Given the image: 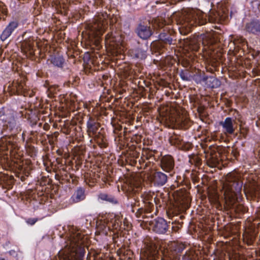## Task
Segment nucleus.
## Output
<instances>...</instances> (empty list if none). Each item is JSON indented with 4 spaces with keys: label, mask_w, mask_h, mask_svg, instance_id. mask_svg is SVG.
Here are the masks:
<instances>
[{
    "label": "nucleus",
    "mask_w": 260,
    "mask_h": 260,
    "mask_svg": "<svg viewBox=\"0 0 260 260\" xmlns=\"http://www.w3.org/2000/svg\"><path fill=\"white\" fill-rule=\"evenodd\" d=\"M63 254L59 256L60 260H83L85 253L84 235L78 229L72 227L67 235Z\"/></svg>",
    "instance_id": "1"
},
{
    "label": "nucleus",
    "mask_w": 260,
    "mask_h": 260,
    "mask_svg": "<svg viewBox=\"0 0 260 260\" xmlns=\"http://www.w3.org/2000/svg\"><path fill=\"white\" fill-rule=\"evenodd\" d=\"M226 180V183L223 185L222 190L225 203L229 207L237 210L236 204L241 205L243 199L241 193L243 182L232 173L227 174Z\"/></svg>",
    "instance_id": "2"
},
{
    "label": "nucleus",
    "mask_w": 260,
    "mask_h": 260,
    "mask_svg": "<svg viewBox=\"0 0 260 260\" xmlns=\"http://www.w3.org/2000/svg\"><path fill=\"white\" fill-rule=\"evenodd\" d=\"M86 122V133L89 138L93 139L98 146L102 149L108 146L106 134L97 118L88 115Z\"/></svg>",
    "instance_id": "3"
},
{
    "label": "nucleus",
    "mask_w": 260,
    "mask_h": 260,
    "mask_svg": "<svg viewBox=\"0 0 260 260\" xmlns=\"http://www.w3.org/2000/svg\"><path fill=\"white\" fill-rule=\"evenodd\" d=\"M207 20L206 14L199 9H191L182 16L180 24L181 27L185 29L186 32L184 34H186L191 30L192 26L204 25Z\"/></svg>",
    "instance_id": "4"
},
{
    "label": "nucleus",
    "mask_w": 260,
    "mask_h": 260,
    "mask_svg": "<svg viewBox=\"0 0 260 260\" xmlns=\"http://www.w3.org/2000/svg\"><path fill=\"white\" fill-rule=\"evenodd\" d=\"M122 216L114 213H108L96 221V230L101 234L108 235V232L118 230L122 225Z\"/></svg>",
    "instance_id": "5"
},
{
    "label": "nucleus",
    "mask_w": 260,
    "mask_h": 260,
    "mask_svg": "<svg viewBox=\"0 0 260 260\" xmlns=\"http://www.w3.org/2000/svg\"><path fill=\"white\" fill-rule=\"evenodd\" d=\"M0 120L4 128L9 132L17 133L21 130L19 126H17L15 111L11 109L5 107L0 109Z\"/></svg>",
    "instance_id": "6"
},
{
    "label": "nucleus",
    "mask_w": 260,
    "mask_h": 260,
    "mask_svg": "<svg viewBox=\"0 0 260 260\" xmlns=\"http://www.w3.org/2000/svg\"><path fill=\"white\" fill-rule=\"evenodd\" d=\"M155 193L154 192L145 191L141 194L143 206L139 208L136 212V216L138 218L142 217L144 218L145 214L151 213L154 209L153 201L155 202V198H153Z\"/></svg>",
    "instance_id": "7"
},
{
    "label": "nucleus",
    "mask_w": 260,
    "mask_h": 260,
    "mask_svg": "<svg viewBox=\"0 0 260 260\" xmlns=\"http://www.w3.org/2000/svg\"><path fill=\"white\" fill-rule=\"evenodd\" d=\"M168 176L165 173L155 170L148 177V180L151 186L160 187L165 185L168 182Z\"/></svg>",
    "instance_id": "8"
},
{
    "label": "nucleus",
    "mask_w": 260,
    "mask_h": 260,
    "mask_svg": "<svg viewBox=\"0 0 260 260\" xmlns=\"http://www.w3.org/2000/svg\"><path fill=\"white\" fill-rule=\"evenodd\" d=\"M170 221L168 222L164 218L157 217L149 222L152 231L158 234H165L170 229Z\"/></svg>",
    "instance_id": "9"
},
{
    "label": "nucleus",
    "mask_w": 260,
    "mask_h": 260,
    "mask_svg": "<svg viewBox=\"0 0 260 260\" xmlns=\"http://www.w3.org/2000/svg\"><path fill=\"white\" fill-rule=\"evenodd\" d=\"M18 148L17 139L15 136H5L0 139V151L6 152L12 151Z\"/></svg>",
    "instance_id": "10"
},
{
    "label": "nucleus",
    "mask_w": 260,
    "mask_h": 260,
    "mask_svg": "<svg viewBox=\"0 0 260 260\" xmlns=\"http://www.w3.org/2000/svg\"><path fill=\"white\" fill-rule=\"evenodd\" d=\"M160 168L166 173H170L172 176L174 173L175 160L173 157L169 154L162 156L159 164Z\"/></svg>",
    "instance_id": "11"
},
{
    "label": "nucleus",
    "mask_w": 260,
    "mask_h": 260,
    "mask_svg": "<svg viewBox=\"0 0 260 260\" xmlns=\"http://www.w3.org/2000/svg\"><path fill=\"white\" fill-rule=\"evenodd\" d=\"M46 182L47 180L45 181H42L39 182L40 187H42V188L40 189L39 188V187L37 186V189L39 191L41 190V192L40 193H36L37 191L35 190V191H32V193H30L28 195V199L29 200V202L30 205L33 206L34 208H39V206L43 204L42 200L41 197L44 194L43 190L44 189V185H46Z\"/></svg>",
    "instance_id": "12"
},
{
    "label": "nucleus",
    "mask_w": 260,
    "mask_h": 260,
    "mask_svg": "<svg viewBox=\"0 0 260 260\" xmlns=\"http://www.w3.org/2000/svg\"><path fill=\"white\" fill-rule=\"evenodd\" d=\"M140 188V185L139 184H135L134 183L131 182L128 185L127 188V197L128 198H132L134 202H131V207L132 208V211L134 212V208L140 207V201L138 197L136 196V193L139 191Z\"/></svg>",
    "instance_id": "13"
},
{
    "label": "nucleus",
    "mask_w": 260,
    "mask_h": 260,
    "mask_svg": "<svg viewBox=\"0 0 260 260\" xmlns=\"http://www.w3.org/2000/svg\"><path fill=\"white\" fill-rule=\"evenodd\" d=\"M175 34V29L171 25H168L159 35V40L165 44H173V42L175 41V40H174Z\"/></svg>",
    "instance_id": "14"
},
{
    "label": "nucleus",
    "mask_w": 260,
    "mask_h": 260,
    "mask_svg": "<svg viewBox=\"0 0 260 260\" xmlns=\"http://www.w3.org/2000/svg\"><path fill=\"white\" fill-rule=\"evenodd\" d=\"M244 30L253 35H260V19L253 18L246 22L244 25Z\"/></svg>",
    "instance_id": "15"
},
{
    "label": "nucleus",
    "mask_w": 260,
    "mask_h": 260,
    "mask_svg": "<svg viewBox=\"0 0 260 260\" xmlns=\"http://www.w3.org/2000/svg\"><path fill=\"white\" fill-rule=\"evenodd\" d=\"M137 36L143 40L148 39L153 34L150 26L140 23L135 30Z\"/></svg>",
    "instance_id": "16"
},
{
    "label": "nucleus",
    "mask_w": 260,
    "mask_h": 260,
    "mask_svg": "<svg viewBox=\"0 0 260 260\" xmlns=\"http://www.w3.org/2000/svg\"><path fill=\"white\" fill-rule=\"evenodd\" d=\"M220 125L223 128V132L225 134L232 135L237 128V122L234 121L232 117H226L224 121L220 122Z\"/></svg>",
    "instance_id": "17"
},
{
    "label": "nucleus",
    "mask_w": 260,
    "mask_h": 260,
    "mask_svg": "<svg viewBox=\"0 0 260 260\" xmlns=\"http://www.w3.org/2000/svg\"><path fill=\"white\" fill-rule=\"evenodd\" d=\"M147 47L138 43V46L129 50L130 55L134 58L145 59L147 57Z\"/></svg>",
    "instance_id": "18"
},
{
    "label": "nucleus",
    "mask_w": 260,
    "mask_h": 260,
    "mask_svg": "<svg viewBox=\"0 0 260 260\" xmlns=\"http://www.w3.org/2000/svg\"><path fill=\"white\" fill-rule=\"evenodd\" d=\"M18 26L19 22L18 20L10 21L1 34V40L3 42L6 40Z\"/></svg>",
    "instance_id": "19"
},
{
    "label": "nucleus",
    "mask_w": 260,
    "mask_h": 260,
    "mask_svg": "<svg viewBox=\"0 0 260 260\" xmlns=\"http://www.w3.org/2000/svg\"><path fill=\"white\" fill-rule=\"evenodd\" d=\"M200 42L194 38L187 39L184 42V49L188 52H197L200 48Z\"/></svg>",
    "instance_id": "20"
},
{
    "label": "nucleus",
    "mask_w": 260,
    "mask_h": 260,
    "mask_svg": "<svg viewBox=\"0 0 260 260\" xmlns=\"http://www.w3.org/2000/svg\"><path fill=\"white\" fill-rule=\"evenodd\" d=\"M86 198L85 190L82 187H78L70 198L71 203H77L84 200Z\"/></svg>",
    "instance_id": "21"
},
{
    "label": "nucleus",
    "mask_w": 260,
    "mask_h": 260,
    "mask_svg": "<svg viewBox=\"0 0 260 260\" xmlns=\"http://www.w3.org/2000/svg\"><path fill=\"white\" fill-rule=\"evenodd\" d=\"M99 201H105L112 205H115L119 204L118 199L113 195L106 193L101 192L98 195Z\"/></svg>",
    "instance_id": "22"
},
{
    "label": "nucleus",
    "mask_w": 260,
    "mask_h": 260,
    "mask_svg": "<svg viewBox=\"0 0 260 260\" xmlns=\"http://www.w3.org/2000/svg\"><path fill=\"white\" fill-rule=\"evenodd\" d=\"M221 85V81L214 76H206L205 86L207 88H217Z\"/></svg>",
    "instance_id": "23"
},
{
    "label": "nucleus",
    "mask_w": 260,
    "mask_h": 260,
    "mask_svg": "<svg viewBox=\"0 0 260 260\" xmlns=\"http://www.w3.org/2000/svg\"><path fill=\"white\" fill-rule=\"evenodd\" d=\"M187 245L182 242L174 241L170 244V248L171 251L176 254L181 253L186 247Z\"/></svg>",
    "instance_id": "24"
},
{
    "label": "nucleus",
    "mask_w": 260,
    "mask_h": 260,
    "mask_svg": "<svg viewBox=\"0 0 260 260\" xmlns=\"http://www.w3.org/2000/svg\"><path fill=\"white\" fill-rule=\"evenodd\" d=\"M50 62L54 67L62 69L65 64V59L61 55H51L50 58Z\"/></svg>",
    "instance_id": "25"
},
{
    "label": "nucleus",
    "mask_w": 260,
    "mask_h": 260,
    "mask_svg": "<svg viewBox=\"0 0 260 260\" xmlns=\"http://www.w3.org/2000/svg\"><path fill=\"white\" fill-rule=\"evenodd\" d=\"M183 139L179 135L174 134L169 138V142L172 146H176L179 149H182L183 145L182 144Z\"/></svg>",
    "instance_id": "26"
},
{
    "label": "nucleus",
    "mask_w": 260,
    "mask_h": 260,
    "mask_svg": "<svg viewBox=\"0 0 260 260\" xmlns=\"http://www.w3.org/2000/svg\"><path fill=\"white\" fill-rule=\"evenodd\" d=\"M13 93L17 95H22L25 93L24 83L18 81L13 83Z\"/></svg>",
    "instance_id": "27"
},
{
    "label": "nucleus",
    "mask_w": 260,
    "mask_h": 260,
    "mask_svg": "<svg viewBox=\"0 0 260 260\" xmlns=\"http://www.w3.org/2000/svg\"><path fill=\"white\" fill-rule=\"evenodd\" d=\"M34 41L33 38H29L28 40L25 39L22 43L24 49L30 54L34 53Z\"/></svg>",
    "instance_id": "28"
},
{
    "label": "nucleus",
    "mask_w": 260,
    "mask_h": 260,
    "mask_svg": "<svg viewBox=\"0 0 260 260\" xmlns=\"http://www.w3.org/2000/svg\"><path fill=\"white\" fill-rule=\"evenodd\" d=\"M179 75L183 81H190L192 79V75L188 70H181Z\"/></svg>",
    "instance_id": "29"
},
{
    "label": "nucleus",
    "mask_w": 260,
    "mask_h": 260,
    "mask_svg": "<svg viewBox=\"0 0 260 260\" xmlns=\"http://www.w3.org/2000/svg\"><path fill=\"white\" fill-rule=\"evenodd\" d=\"M206 75L204 73H200L192 75V80H194L197 84L205 83Z\"/></svg>",
    "instance_id": "30"
},
{
    "label": "nucleus",
    "mask_w": 260,
    "mask_h": 260,
    "mask_svg": "<svg viewBox=\"0 0 260 260\" xmlns=\"http://www.w3.org/2000/svg\"><path fill=\"white\" fill-rule=\"evenodd\" d=\"M93 26V28L95 29V35L96 36L102 34L106 27V25L104 24V23H102L101 22L97 24V26H96L95 24Z\"/></svg>",
    "instance_id": "31"
},
{
    "label": "nucleus",
    "mask_w": 260,
    "mask_h": 260,
    "mask_svg": "<svg viewBox=\"0 0 260 260\" xmlns=\"http://www.w3.org/2000/svg\"><path fill=\"white\" fill-rule=\"evenodd\" d=\"M20 171L22 173L20 178L21 181H24L25 177H28L30 175L31 169L29 166L22 167Z\"/></svg>",
    "instance_id": "32"
},
{
    "label": "nucleus",
    "mask_w": 260,
    "mask_h": 260,
    "mask_svg": "<svg viewBox=\"0 0 260 260\" xmlns=\"http://www.w3.org/2000/svg\"><path fill=\"white\" fill-rule=\"evenodd\" d=\"M181 260H195L194 252L192 250H187L183 255Z\"/></svg>",
    "instance_id": "33"
},
{
    "label": "nucleus",
    "mask_w": 260,
    "mask_h": 260,
    "mask_svg": "<svg viewBox=\"0 0 260 260\" xmlns=\"http://www.w3.org/2000/svg\"><path fill=\"white\" fill-rule=\"evenodd\" d=\"M248 1V0H246ZM251 7L255 13L258 14L260 12V1L258 0H251L250 2Z\"/></svg>",
    "instance_id": "34"
},
{
    "label": "nucleus",
    "mask_w": 260,
    "mask_h": 260,
    "mask_svg": "<svg viewBox=\"0 0 260 260\" xmlns=\"http://www.w3.org/2000/svg\"><path fill=\"white\" fill-rule=\"evenodd\" d=\"M105 43L110 46H113V43L116 41L115 37L113 36L112 33H108L105 36Z\"/></svg>",
    "instance_id": "35"
},
{
    "label": "nucleus",
    "mask_w": 260,
    "mask_h": 260,
    "mask_svg": "<svg viewBox=\"0 0 260 260\" xmlns=\"http://www.w3.org/2000/svg\"><path fill=\"white\" fill-rule=\"evenodd\" d=\"M203 50L205 51L206 55L210 58H214L215 55V50L213 49L212 46H208L207 48L204 47Z\"/></svg>",
    "instance_id": "36"
},
{
    "label": "nucleus",
    "mask_w": 260,
    "mask_h": 260,
    "mask_svg": "<svg viewBox=\"0 0 260 260\" xmlns=\"http://www.w3.org/2000/svg\"><path fill=\"white\" fill-rule=\"evenodd\" d=\"M242 117V116L239 112L235 109L233 114V117H232L233 118L234 121H235L236 122H237V124H238V122H241Z\"/></svg>",
    "instance_id": "37"
},
{
    "label": "nucleus",
    "mask_w": 260,
    "mask_h": 260,
    "mask_svg": "<svg viewBox=\"0 0 260 260\" xmlns=\"http://www.w3.org/2000/svg\"><path fill=\"white\" fill-rule=\"evenodd\" d=\"M156 152V150H148L145 151V156L146 159L148 160H155V158L154 157V154Z\"/></svg>",
    "instance_id": "38"
},
{
    "label": "nucleus",
    "mask_w": 260,
    "mask_h": 260,
    "mask_svg": "<svg viewBox=\"0 0 260 260\" xmlns=\"http://www.w3.org/2000/svg\"><path fill=\"white\" fill-rule=\"evenodd\" d=\"M122 128L121 126L118 127L117 128H115L113 130V133L114 134L115 136V141H117V137L116 135H117L119 137V135L118 134V131H121Z\"/></svg>",
    "instance_id": "39"
},
{
    "label": "nucleus",
    "mask_w": 260,
    "mask_h": 260,
    "mask_svg": "<svg viewBox=\"0 0 260 260\" xmlns=\"http://www.w3.org/2000/svg\"><path fill=\"white\" fill-rule=\"evenodd\" d=\"M37 221V219L36 218H29L27 220V223L30 225H34Z\"/></svg>",
    "instance_id": "40"
},
{
    "label": "nucleus",
    "mask_w": 260,
    "mask_h": 260,
    "mask_svg": "<svg viewBox=\"0 0 260 260\" xmlns=\"http://www.w3.org/2000/svg\"><path fill=\"white\" fill-rule=\"evenodd\" d=\"M179 229H180V227L179 226L173 225L172 226V231L174 232H177Z\"/></svg>",
    "instance_id": "41"
},
{
    "label": "nucleus",
    "mask_w": 260,
    "mask_h": 260,
    "mask_svg": "<svg viewBox=\"0 0 260 260\" xmlns=\"http://www.w3.org/2000/svg\"><path fill=\"white\" fill-rule=\"evenodd\" d=\"M2 13L4 16H7L8 14L7 9L6 8H3L2 10Z\"/></svg>",
    "instance_id": "42"
},
{
    "label": "nucleus",
    "mask_w": 260,
    "mask_h": 260,
    "mask_svg": "<svg viewBox=\"0 0 260 260\" xmlns=\"http://www.w3.org/2000/svg\"><path fill=\"white\" fill-rule=\"evenodd\" d=\"M50 125L47 123H45L43 126V128L45 131H47L49 129Z\"/></svg>",
    "instance_id": "43"
},
{
    "label": "nucleus",
    "mask_w": 260,
    "mask_h": 260,
    "mask_svg": "<svg viewBox=\"0 0 260 260\" xmlns=\"http://www.w3.org/2000/svg\"><path fill=\"white\" fill-rule=\"evenodd\" d=\"M232 153L233 154V156L235 158H237V157L239 155V154L238 152L234 151V150L232 151Z\"/></svg>",
    "instance_id": "44"
},
{
    "label": "nucleus",
    "mask_w": 260,
    "mask_h": 260,
    "mask_svg": "<svg viewBox=\"0 0 260 260\" xmlns=\"http://www.w3.org/2000/svg\"><path fill=\"white\" fill-rule=\"evenodd\" d=\"M37 133V132H34V131H31L30 132V134L34 137L35 136H36V133Z\"/></svg>",
    "instance_id": "45"
},
{
    "label": "nucleus",
    "mask_w": 260,
    "mask_h": 260,
    "mask_svg": "<svg viewBox=\"0 0 260 260\" xmlns=\"http://www.w3.org/2000/svg\"><path fill=\"white\" fill-rule=\"evenodd\" d=\"M15 251L14 250H10L9 251V253L10 255H12L14 253H15Z\"/></svg>",
    "instance_id": "46"
},
{
    "label": "nucleus",
    "mask_w": 260,
    "mask_h": 260,
    "mask_svg": "<svg viewBox=\"0 0 260 260\" xmlns=\"http://www.w3.org/2000/svg\"><path fill=\"white\" fill-rule=\"evenodd\" d=\"M24 136H25V134H24V132H23V133L22 134V139L23 141H24V140H25Z\"/></svg>",
    "instance_id": "47"
},
{
    "label": "nucleus",
    "mask_w": 260,
    "mask_h": 260,
    "mask_svg": "<svg viewBox=\"0 0 260 260\" xmlns=\"http://www.w3.org/2000/svg\"><path fill=\"white\" fill-rule=\"evenodd\" d=\"M178 29H179V31H180V32L181 34H183V31L181 30V27H178Z\"/></svg>",
    "instance_id": "48"
},
{
    "label": "nucleus",
    "mask_w": 260,
    "mask_h": 260,
    "mask_svg": "<svg viewBox=\"0 0 260 260\" xmlns=\"http://www.w3.org/2000/svg\"><path fill=\"white\" fill-rule=\"evenodd\" d=\"M37 124V122H33L32 123H31V126L32 127L34 125H36Z\"/></svg>",
    "instance_id": "49"
},
{
    "label": "nucleus",
    "mask_w": 260,
    "mask_h": 260,
    "mask_svg": "<svg viewBox=\"0 0 260 260\" xmlns=\"http://www.w3.org/2000/svg\"><path fill=\"white\" fill-rule=\"evenodd\" d=\"M167 214H168V216L169 218H171V217H171V215H170V213H169L168 212H167Z\"/></svg>",
    "instance_id": "50"
},
{
    "label": "nucleus",
    "mask_w": 260,
    "mask_h": 260,
    "mask_svg": "<svg viewBox=\"0 0 260 260\" xmlns=\"http://www.w3.org/2000/svg\"><path fill=\"white\" fill-rule=\"evenodd\" d=\"M124 133L125 134H126V133H127V129H126V128H124Z\"/></svg>",
    "instance_id": "51"
},
{
    "label": "nucleus",
    "mask_w": 260,
    "mask_h": 260,
    "mask_svg": "<svg viewBox=\"0 0 260 260\" xmlns=\"http://www.w3.org/2000/svg\"><path fill=\"white\" fill-rule=\"evenodd\" d=\"M2 17L0 16V21H1Z\"/></svg>",
    "instance_id": "52"
}]
</instances>
